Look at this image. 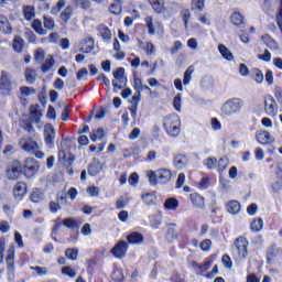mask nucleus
<instances>
[{
	"label": "nucleus",
	"mask_w": 282,
	"mask_h": 282,
	"mask_svg": "<svg viewBox=\"0 0 282 282\" xmlns=\"http://www.w3.org/2000/svg\"><path fill=\"white\" fill-rule=\"evenodd\" d=\"M274 96L280 105H282V88L280 86L274 87Z\"/></svg>",
	"instance_id": "774afa93"
},
{
	"label": "nucleus",
	"mask_w": 282,
	"mask_h": 282,
	"mask_svg": "<svg viewBox=\"0 0 282 282\" xmlns=\"http://www.w3.org/2000/svg\"><path fill=\"white\" fill-rule=\"evenodd\" d=\"M230 22L236 26V28H241L246 23V18L241 12H234L230 15Z\"/></svg>",
	"instance_id": "aec40b11"
},
{
	"label": "nucleus",
	"mask_w": 282,
	"mask_h": 282,
	"mask_svg": "<svg viewBox=\"0 0 282 282\" xmlns=\"http://www.w3.org/2000/svg\"><path fill=\"white\" fill-rule=\"evenodd\" d=\"M264 113L271 118L276 117L279 113V104H276V99L272 95L264 96Z\"/></svg>",
	"instance_id": "20e7f679"
},
{
	"label": "nucleus",
	"mask_w": 282,
	"mask_h": 282,
	"mask_svg": "<svg viewBox=\"0 0 282 282\" xmlns=\"http://www.w3.org/2000/svg\"><path fill=\"white\" fill-rule=\"evenodd\" d=\"M204 166H206L209 171H213L215 169H220V171H226V167L228 166V162L226 159H219L217 161V158L209 156L203 161Z\"/></svg>",
	"instance_id": "39448f33"
},
{
	"label": "nucleus",
	"mask_w": 282,
	"mask_h": 282,
	"mask_svg": "<svg viewBox=\"0 0 282 282\" xmlns=\"http://www.w3.org/2000/svg\"><path fill=\"white\" fill-rule=\"evenodd\" d=\"M194 268H196V274H204L207 270L210 268V261H207L203 264H195Z\"/></svg>",
	"instance_id": "49530a36"
},
{
	"label": "nucleus",
	"mask_w": 282,
	"mask_h": 282,
	"mask_svg": "<svg viewBox=\"0 0 282 282\" xmlns=\"http://www.w3.org/2000/svg\"><path fill=\"white\" fill-rule=\"evenodd\" d=\"M149 3L152 6L156 14H162L164 12V1L162 0H149Z\"/></svg>",
	"instance_id": "2f4dec72"
},
{
	"label": "nucleus",
	"mask_w": 282,
	"mask_h": 282,
	"mask_svg": "<svg viewBox=\"0 0 282 282\" xmlns=\"http://www.w3.org/2000/svg\"><path fill=\"white\" fill-rule=\"evenodd\" d=\"M210 246H213V241L210 239H205L200 242V250H203V252H208Z\"/></svg>",
	"instance_id": "052dcab7"
},
{
	"label": "nucleus",
	"mask_w": 282,
	"mask_h": 282,
	"mask_svg": "<svg viewBox=\"0 0 282 282\" xmlns=\"http://www.w3.org/2000/svg\"><path fill=\"white\" fill-rule=\"evenodd\" d=\"M251 230L253 232H259V230H263V219L254 218L251 223Z\"/></svg>",
	"instance_id": "a18cd8bd"
},
{
	"label": "nucleus",
	"mask_w": 282,
	"mask_h": 282,
	"mask_svg": "<svg viewBox=\"0 0 282 282\" xmlns=\"http://www.w3.org/2000/svg\"><path fill=\"white\" fill-rule=\"evenodd\" d=\"M19 144L23 151H26V153H35L36 149H39V143L30 137L20 139Z\"/></svg>",
	"instance_id": "1a4fd4ad"
},
{
	"label": "nucleus",
	"mask_w": 282,
	"mask_h": 282,
	"mask_svg": "<svg viewBox=\"0 0 282 282\" xmlns=\"http://www.w3.org/2000/svg\"><path fill=\"white\" fill-rule=\"evenodd\" d=\"M94 47H96V41L94 37H87L82 43L80 52H84V54H90V52H94Z\"/></svg>",
	"instance_id": "a211bd4d"
},
{
	"label": "nucleus",
	"mask_w": 282,
	"mask_h": 282,
	"mask_svg": "<svg viewBox=\"0 0 282 282\" xmlns=\"http://www.w3.org/2000/svg\"><path fill=\"white\" fill-rule=\"evenodd\" d=\"M39 169H41V165H39V161H36V159H26L23 165V173L25 178L32 180V177L39 173Z\"/></svg>",
	"instance_id": "7ed1b4c3"
},
{
	"label": "nucleus",
	"mask_w": 282,
	"mask_h": 282,
	"mask_svg": "<svg viewBox=\"0 0 282 282\" xmlns=\"http://www.w3.org/2000/svg\"><path fill=\"white\" fill-rule=\"evenodd\" d=\"M164 208L165 210H177V206H180V202L177 200V198H167L164 203Z\"/></svg>",
	"instance_id": "7c9ffc66"
},
{
	"label": "nucleus",
	"mask_w": 282,
	"mask_h": 282,
	"mask_svg": "<svg viewBox=\"0 0 282 282\" xmlns=\"http://www.w3.org/2000/svg\"><path fill=\"white\" fill-rule=\"evenodd\" d=\"M25 46V40L23 37L17 35L13 39V51L17 54H21L23 52V47Z\"/></svg>",
	"instance_id": "393cba45"
},
{
	"label": "nucleus",
	"mask_w": 282,
	"mask_h": 282,
	"mask_svg": "<svg viewBox=\"0 0 282 282\" xmlns=\"http://www.w3.org/2000/svg\"><path fill=\"white\" fill-rule=\"evenodd\" d=\"M243 101L240 98L228 99L221 107L223 116H235L243 109Z\"/></svg>",
	"instance_id": "f257e3e1"
},
{
	"label": "nucleus",
	"mask_w": 282,
	"mask_h": 282,
	"mask_svg": "<svg viewBox=\"0 0 282 282\" xmlns=\"http://www.w3.org/2000/svg\"><path fill=\"white\" fill-rule=\"evenodd\" d=\"M135 91H144V84H142V79L139 77H134V85H133Z\"/></svg>",
	"instance_id": "e2e57ef3"
},
{
	"label": "nucleus",
	"mask_w": 282,
	"mask_h": 282,
	"mask_svg": "<svg viewBox=\"0 0 282 282\" xmlns=\"http://www.w3.org/2000/svg\"><path fill=\"white\" fill-rule=\"evenodd\" d=\"M25 80L28 85H33L36 80V70L32 68H26L24 72Z\"/></svg>",
	"instance_id": "72a5a7b5"
},
{
	"label": "nucleus",
	"mask_w": 282,
	"mask_h": 282,
	"mask_svg": "<svg viewBox=\"0 0 282 282\" xmlns=\"http://www.w3.org/2000/svg\"><path fill=\"white\" fill-rule=\"evenodd\" d=\"M182 20L184 22L185 29L188 28V21H191V11L185 9L181 12Z\"/></svg>",
	"instance_id": "5fc2aeb1"
},
{
	"label": "nucleus",
	"mask_w": 282,
	"mask_h": 282,
	"mask_svg": "<svg viewBox=\"0 0 282 282\" xmlns=\"http://www.w3.org/2000/svg\"><path fill=\"white\" fill-rule=\"evenodd\" d=\"M73 10L72 7H66L65 10L61 13V19L64 25H67L69 19H72Z\"/></svg>",
	"instance_id": "a19ab883"
},
{
	"label": "nucleus",
	"mask_w": 282,
	"mask_h": 282,
	"mask_svg": "<svg viewBox=\"0 0 282 282\" xmlns=\"http://www.w3.org/2000/svg\"><path fill=\"white\" fill-rule=\"evenodd\" d=\"M252 74L256 83H258V85H261V83H263V73L259 68H254L252 70Z\"/></svg>",
	"instance_id": "864d4df0"
},
{
	"label": "nucleus",
	"mask_w": 282,
	"mask_h": 282,
	"mask_svg": "<svg viewBox=\"0 0 282 282\" xmlns=\"http://www.w3.org/2000/svg\"><path fill=\"white\" fill-rule=\"evenodd\" d=\"M39 276L47 274V269L45 267H30Z\"/></svg>",
	"instance_id": "0e129e2a"
},
{
	"label": "nucleus",
	"mask_w": 282,
	"mask_h": 282,
	"mask_svg": "<svg viewBox=\"0 0 282 282\" xmlns=\"http://www.w3.org/2000/svg\"><path fill=\"white\" fill-rule=\"evenodd\" d=\"M206 0H192L191 10L193 12H203L205 8Z\"/></svg>",
	"instance_id": "c9c22d12"
},
{
	"label": "nucleus",
	"mask_w": 282,
	"mask_h": 282,
	"mask_svg": "<svg viewBox=\"0 0 282 282\" xmlns=\"http://www.w3.org/2000/svg\"><path fill=\"white\" fill-rule=\"evenodd\" d=\"M256 139H257V142H259V144H272V142H274V138H272V135L270 134V132L268 131H258L256 133Z\"/></svg>",
	"instance_id": "dca6fc26"
},
{
	"label": "nucleus",
	"mask_w": 282,
	"mask_h": 282,
	"mask_svg": "<svg viewBox=\"0 0 282 282\" xmlns=\"http://www.w3.org/2000/svg\"><path fill=\"white\" fill-rule=\"evenodd\" d=\"M54 140H56V130L52 123L44 126V142L48 149L54 147Z\"/></svg>",
	"instance_id": "6e6552de"
},
{
	"label": "nucleus",
	"mask_w": 282,
	"mask_h": 282,
	"mask_svg": "<svg viewBox=\"0 0 282 282\" xmlns=\"http://www.w3.org/2000/svg\"><path fill=\"white\" fill-rule=\"evenodd\" d=\"M159 184H169L173 178V172L169 169H160L156 171Z\"/></svg>",
	"instance_id": "2eb2a0df"
},
{
	"label": "nucleus",
	"mask_w": 282,
	"mask_h": 282,
	"mask_svg": "<svg viewBox=\"0 0 282 282\" xmlns=\"http://www.w3.org/2000/svg\"><path fill=\"white\" fill-rule=\"evenodd\" d=\"M189 199L193 206H195V208L202 209L206 206L203 196L197 193L191 194Z\"/></svg>",
	"instance_id": "5701e85b"
},
{
	"label": "nucleus",
	"mask_w": 282,
	"mask_h": 282,
	"mask_svg": "<svg viewBox=\"0 0 282 282\" xmlns=\"http://www.w3.org/2000/svg\"><path fill=\"white\" fill-rule=\"evenodd\" d=\"M276 254H278L276 246L272 245L271 247H269L267 250V263H272Z\"/></svg>",
	"instance_id": "ea45409f"
},
{
	"label": "nucleus",
	"mask_w": 282,
	"mask_h": 282,
	"mask_svg": "<svg viewBox=\"0 0 282 282\" xmlns=\"http://www.w3.org/2000/svg\"><path fill=\"white\" fill-rule=\"evenodd\" d=\"M210 185V178L208 176H203L198 182V188L206 189Z\"/></svg>",
	"instance_id": "bf43d9fd"
},
{
	"label": "nucleus",
	"mask_w": 282,
	"mask_h": 282,
	"mask_svg": "<svg viewBox=\"0 0 282 282\" xmlns=\"http://www.w3.org/2000/svg\"><path fill=\"white\" fill-rule=\"evenodd\" d=\"M173 107L176 111H182V94H178L174 97Z\"/></svg>",
	"instance_id": "6e6d98bb"
},
{
	"label": "nucleus",
	"mask_w": 282,
	"mask_h": 282,
	"mask_svg": "<svg viewBox=\"0 0 282 282\" xmlns=\"http://www.w3.org/2000/svg\"><path fill=\"white\" fill-rule=\"evenodd\" d=\"M43 25L46 30H54V28H56V22L53 20L52 17L44 15Z\"/></svg>",
	"instance_id": "37998d69"
},
{
	"label": "nucleus",
	"mask_w": 282,
	"mask_h": 282,
	"mask_svg": "<svg viewBox=\"0 0 282 282\" xmlns=\"http://www.w3.org/2000/svg\"><path fill=\"white\" fill-rule=\"evenodd\" d=\"M166 226H167V231L165 235L166 240L175 241V239H177V234L175 232V228H177V224L169 223V224H166Z\"/></svg>",
	"instance_id": "4be33fe9"
},
{
	"label": "nucleus",
	"mask_w": 282,
	"mask_h": 282,
	"mask_svg": "<svg viewBox=\"0 0 282 282\" xmlns=\"http://www.w3.org/2000/svg\"><path fill=\"white\" fill-rule=\"evenodd\" d=\"M62 224L63 226H65L66 228H69L70 230H74L80 227V223L74 218H65L62 221Z\"/></svg>",
	"instance_id": "f704fd0d"
},
{
	"label": "nucleus",
	"mask_w": 282,
	"mask_h": 282,
	"mask_svg": "<svg viewBox=\"0 0 282 282\" xmlns=\"http://www.w3.org/2000/svg\"><path fill=\"white\" fill-rule=\"evenodd\" d=\"M195 72V67L188 66V68L184 73L183 85H191V79L193 78V73Z\"/></svg>",
	"instance_id": "58836bf2"
},
{
	"label": "nucleus",
	"mask_w": 282,
	"mask_h": 282,
	"mask_svg": "<svg viewBox=\"0 0 282 282\" xmlns=\"http://www.w3.org/2000/svg\"><path fill=\"white\" fill-rule=\"evenodd\" d=\"M6 254V238H0V263H3Z\"/></svg>",
	"instance_id": "13d9d810"
},
{
	"label": "nucleus",
	"mask_w": 282,
	"mask_h": 282,
	"mask_svg": "<svg viewBox=\"0 0 282 282\" xmlns=\"http://www.w3.org/2000/svg\"><path fill=\"white\" fill-rule=\"evenodd\" d=\"M28 195V184L25 182H18L13 186V197L14 199L21 200Z\"/></svg>",
	"instance_id": "4468645a"
},
{
	"label": "nucleus",
	"mask_w": 282,
	"mask_h": 282,
	"mask_svg": "<svg viewBox=\"0 0 282 282\" xmlns=\"http://www.w3.org/2000/svg\"><path fill=\"white\" fill-rule=\"evenodd\" d=\"M111 279L115 282H122V281H124V274H122V270L115 269L112 274H111Z\"/></svg>",
	"instance_id": "09e8293b"
},
{
	"label": "nucleus",
	"mask_w": 282,
	"mask_h": 282,
	"mask_svg": "<svg viewBox=\"0 0 282 282\" xmlns=\"http://www.w3.org/2000/svg\"><path fill=\"white\" fill-rule=\"evenodd\" d=\"M235 246L237 248L239 259H247L249 246L248 239L239 237L236 239Z\"/></svg>",
	"instance_id": "f8f14e48"
},
{
	"label": "nucleus",
	"mask_w": 282,
	"mask_h": 282,
	"mask_svg": "<svg viewBox=\"0 0 282 282\" xmlns=\"http://www.w3.org/2000/svg\"><path fill=\"white\" fill-rule=\"evenodd\" d=\"M52 67H54V58L50 57V58L45 59L41 69L44 74H47V72H50V69H52Z\"/></svg>",
	"instance_id": "de8ad7c7"
},
{
	"label": "nucleus",
	"mask_w": 282,
	"mask_h": 282,
	"mask_svg": "<svg viewBox=\"0 0 282 282\" xmlns=\"http://www.w3.org/2000/svg\"><path fill=\"white\" fill-rule=\"evenodd\" d=\"M100 171H102V166L100 165V162H94L88 166V173L93 176L96 177V175H98V173H100Z\"/></svg>",
	"instance_id": "e433bc0d"
},
{
	"label": "nucleus",
	"mask_w": 282,
	"mask_h": 282,
	"mask_svg": "<svg viewBox=\"0 0 282 282\" xmlns=\"http://www.w3.org/2000/svg\"><path fill=\"white\" fill-rule=\"evenodd\" d=\"M0 91H4V94H10V91H12V79L6 70L1 72Z\"/></svg>",
	"instance_id": "ddd939ff"
},
{
	"label": "nucleus",
	"mask_w": 282,
	"mask_h": 282,
	"mask_svg": "<svg viewBox=\"0 0 282 282\" xmlns=\"http://www.w3.org/2000/svg\"><path fill=\"white\" fill-rule=\"evenodd\" d=\"M62 274H66V276L74 279V276H76V271H74V269L70 267H65L62 269Z\"/></svg>",
	"instance_id": "69168bd1"
},
{
	"label": "nucleus",
	"mask_w": 282,
	"mask_h": 282,
	"mask_svg": "<svg viewBox=\"0 0 282 282\" xmlns=\"http://www.w3.org/2000/svg\"><path fill=\"white\" fill-rule=\"evenodd\" d=\"M221 261L225 268H227L228 270L232 268V260L230 259V256L224 254Z\"/></svg>",
	"instance_id": "338daca9"
},
{
	"label": "nucleus",
	"mask_w": 282,
	"mask_h": 282,
	"mask_svg": "<svg viewBox=\"0 0 282 282\" xmlns=\"http://www.w3.org/2000/svg\"><path fill=\"white\" fill-rule=\"evenodd\" d=\"M65 257H67L70 261H76L78 259V248L66 249Z\"/></svg>",
	"instance_id": "c03bdc74"
},
{
	"label": "nucleus",
	"mask_w": 282,
	"mask_h": 282,
	"mask_svg": "<svg viewBox=\"0 0 282 282\" xmlns=\"http://www.w3.org/2000/svg\"><path fill=\"white\" fill-rule=\"evenodd\" d=\"M226 208L227 213H229L230 215H239L241 210V203H239L238 200H229L226 204Z\"/></svg>",
	"instance_id": "412c9836"
},
{
	"label": "nucleus",
	"mask_w": 282,
	"mask_h": 282,
	"mask_svg": "<svg viewBox=\"0 0 282 282\" xmlns=\"http://www.w3.org/2000/svg\"><path fill=\"white\" fill-rule=\"evenodd\" d=\"M31 202H33V204H41V202H43V199H45V194H43V191L35 188L30 196Z\"/></svg>",
	"instance_id": "bb28decb"
},
{
	"label": "nucleus",
	"mask_w": 282,
	"mask_h": 282,
	"mask_svg": "<svg viewBox=\"0 0 282 282\" xmlns=\"http://www.w3.org/2000/svg\"><path fill=\"white\" fill-rule=\"evenodd\" d=\"M0 31L3 34H12V25L10 24L8 18L3 15H0Z\"/></svg>",
	"instance_id": "b1692460"
},
{
	"label": "nucleus",
	"mask_w": 282,
	"mask_h": 282,
	"mask_svg": "<svg viewBox=\"0 0 282 282\" xmlns=\"http://www.w3.org/2000/svg\"><path fill=\"white\" fill-rule=\"evenodd\" d=\"M23 173V165L19 161H12L7 169L8 180H19Z\"/></svg>",
	"instance_id": "423d86ee"
},
{
	"label": "nucleus",
	"mask_w": 282,
	"mask_h": 282,
	"mask_svg": "<svg viewBox=\"0 0 282 282\" xmlns=\"http://www.w3.org/2000/svg\"><path fill=\"white\" fill-rule=\"evenodd\" d=\"M109 12L112 14H121L122 12V4L115 2L109 7Z\"/></svg>",
	"instance_id": "4d7b16f0"
},
{
	"label": "nucleus",
	"mask_w": 282,
	"mask_h": 282,
	"mask_svg": "<svg viewBox=\"0 0 282 282\" xmlns=\"http://www.w3.org/2000/svg\"><path fill=\"white\" fill-rule=\"evenodd\" d=\"M261 41H263L264 45L270 50H279V44L269 34L262 35Z\"/></svg>",
	"instance_id": "c756f323"
},
{
	"label": "nucleus",
	"mask_w": 282,
	"mask_h": 282,
	"mask_svg": "<svg viewBox=\"0 0 282 282\" xmlns=\"http://www.w3.org/2000/svg\"><path fill=\"white\" fill-rule=\"evenodd\" d=\"M218 52L221 54L223 58H226V61H234L235 56H232V53L226 45L220 44L218 46Z\"/></svg>",
	"instance_id": "473e14b6"
},
{
	"label": "nucleus",
	"mask_w": 282,
	"mask_h": 282,
	"mask_svg": "<svg viewBox=\"0 0 282 282\" xmlns=\"http://www.w3.org/2000/svg\"><path fill=\"white\" fill-rule=\"evenodd\" d=\"M163 127L171 138H177L181 133L180 117L169 116L164 119Z\"/></svg>",
	"instance_id": "f03ea898"
},
{
	"label": "nucleus",
	"mask_w": 282,
	"mask_h": 282,
	"mask_svg": "<svg viewBox=\"0 0 282 282\" xmlns=\"http://www.w3.org/2000/svg\"><path fill=\"white\" fill-rule=\"evenodd\" d=\"M147 175L149 177V183L151 184V186H158V184H160L158 180V172L149 171Z\"/></svg>",
	"instance_id": "8fccbe9b"
},
{
	"label": "nucleus",
	"mask_w": 282,
	"mask_h": 282,
	"mask_svg": "<svg viewBox=\"0 0 282 282\" xmlns=\"http://www.w3.org/2000/svg\"><path fill=\"white\" fill-rule=\"evenodd\" d=\"M31 28H33L34 32H36V34H40V36H45V34H47V31L43 29V22H41V20L39 19H35L32 22Z\"/></svg>",
	"instance_id": "c85d7f7f"
},
{
	"label": "nucleus",
	"mask_w": 282,
	"mask_h": 282,
	"mask_svg": "<svg viewBox=\"0 0 282 282\" xmlns=\"http://www.w3.org/2000/svg\"><path fill=\"white\" fill-rule=\"evenodd\" d=\"M48 210L53 214L58 213V210H61V204H58L54 200H51L48 204Z\"/></svg>",
	"instance_id": "680f3d73"
},
{
	"label": "nucleus",
	"mask_w": 282,
	"mask_h": 282,
	"mask_svg": "<svg viewBox=\"0 0 282 282\" xmlns=\"http://www.w3.org/2000/svg\"><path fill=\"white\" fill-rule=\"evenodd\" d=\"M23 14H24V19L26 21H32V19H34L36 17V13L34 11V7L32 6H25L23 8Z\"/></svg>",
	"instance_id": "4c0bfd02"
},
{
	"label": "nucleus",
	"mask_w": 282,
	"mask_h": 282,
	"mask_svg": "<svg viewBox=\"0 0 282 282\" xmlns=\"http://www.w3.org/2000/svg\"><path fill=\"white\" fill-rule=\"evenodd\" d=\"M7 274L13 276L17 265L14 264V246H10L6 257Z\"/></svg>",
	"instance_id": "9d476101"
},
{
	"label": "nucleus",
	"mask_w": 282,
	"mask_h": 282,
	"mask_svg": "<svg viewBox=\"0 0 282 282\" xmlns=\"http://www.w3.org/2000/svg\"><path fill=\"white\" fill-rule=\"evenodd\" d=\"M162 219H163L162 213L150 215L149 220H150L151 228H153L154 230H158L160 226H162Z\"/></svg>",
	"instance_id": "6ab92c4d"
},
{
	"label": "nucleus",
	"mask_w": 282,
	"mask_h": 282,
	"mask_svg": "<svg viewBox=\"0 0 282 282\" xmlns=\"http://www.w3.org/2000/svg\"><path fill=\"white\" fill-rule=\"evenodd\" d=\"M75 4L77 8H82V10H89V8H91L89 0H75Z\"/></svg>",
	"instance_id": "3c124183"
},
{
	"label": "nucleus",
	"mask_w": 282,
	"mask_h": 282,
	"mask_svg": "<svg viewBox=\"0 0 282 282\" xmlns=\"http://www.w3.org/2000/svg\"><path fill=\"white\" fill-rule=\"evenodd\" d=\"M141 198L143 199L147 206H155V203L158 202V196H155V193L153 192L142 194Z\"/></svg>",
	"instance_id": "cd10ccee"
},
{
	"label": "nucleus",
	"mask_w": 282,
	"mask_h": 282,
	"mask_svg": "<svg viewBox=\"0 0 282 282\" xmlns=\"http://www.w3.org/2000/svg\"><path fill=\"white\" fill-rule=\"evenodd\" d=\"M127 250H129V243L124 240H120L112 249L111 254L116 257V259H124L127 257Z\"/></svg>",
	"instance_id": "9b49d317"
},
{
	"label": "nucleus",
	"mask_w": 282,
	"mask_h": 282,
	"mask_svg": "<svg viewBox=\"0 0 282 282\" xmlns=\"http://www.w3.org/2000/svg\"><path fill=\"white\" fill-rule=\"evenodd\" d=\"M145 25L148 28V34H155V28L153 26V18L152 17H147L145 18Z\"/></svg>",
	"instance_id": "603ef678"
},
{
	"label": "nucleus",
	"mask_w": 282,
	"mask_h": 282,
	"mask_svg": "<svg viewBox=\"0 0 282 282\" xmlns=\"http://www.w3.org/2000/svg\"><path fill=\"white\" fill-rule=\"evenodd\" d=\"M97 31L104 41H111V30H109V26L100 24L97 26Z\"/></svg>",
	"instance_id": "a878e982"
},
{
	"label": "nucleus",
	"mask_w": 282,
	"mask_h": 282,
	"mask_svg": "<svg viewBox=\"0 0 282 282\" xmlns=\"http://www.w3.org/2000/svg\"><path fill=\"white\" fill-rule=\"evenodd\" d=\"M105 138V130L102 128H98L90 133V140L96 142L97 140H102Z\"/></svg>",
	"instance_id": "79ce46f5"
},
{
	"label": "nucleus",
	"mask_w": 282,
	"mask_h": 282,
	"mask_svg": "<svg viewBox=\"0 0 282 282\" xmlns=\"http://www.w3.org/2000/svg\"><path fill=\"white\" fill-rule=\"evenodd\" d=\"M127 241L133 246H140L144 243V236L138 231H133L127 236Z\"/></svg>",
	"instance_id": "f3484780"
},
{
	"label": "nucleus",
	"mask_w": 282,
	"mask_h": 282,
	"mask_svg": "<svg viewBox=\"0 0 282 282\" xmlns=\"http://www.w3.org/2000/svg\"><path fill=\"white\" fill-rule=\"evenodd\" d=\"M112 76L116 80H112V86L117 89H124L127 87V75H124V67L117 68Z\"/></svg>",
	"instance_id": "0eeeda50"
}]
</instances>
